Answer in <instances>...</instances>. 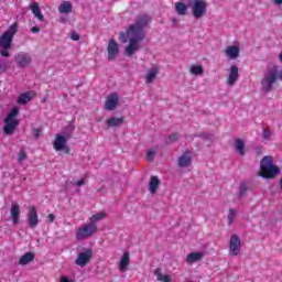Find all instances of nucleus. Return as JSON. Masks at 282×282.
<instances>
[{"label": "nucleus", "instance_id": "4", "mask_svg": "<svg viewBox=\"0 0 282 282\" xmlns=\"http://www.w3.org/2000/svg\"><path fill=\"white\" fill-rule=\"evenodd\" d=\"M19 116V108L14 107L9 111L4 119V127L3 132L7 135H12L17 131V127H19V119L17 117Z\"/></svg>", "mask_w": 282, "mask_h": 282}, {"label": "nucleus", "instance_id": "12", "mask_svg": "<svg viewBox=\"0 0 282 282\" xmlns=\"http://www.w3.org/2000/svg\"><path fill=\"white\" fill-rule=\"evenodd\" d=\"M108 61H116L120 54V45L115 40H109L108 46Z\"/></svg>", "mask_w": 282, "mask_h": 282}, {"label": "nucleus", "instance_id": "18", "mask_svg": "<svg viewBox=\"0 0 282 282\" xmlns=\"http://www.w3.org/2000/svg\"><path fill=\"white\" fill-rule=\"evenodd\" d=\"M193 162V154L191 152H184L177 160V164L181 169H188Z\"/></svg>", "mask_w": 282, "mask_h": 282}, {"label": "nucleus", "instance_id": "15", "mask_svg": "<svg viewBox=\"0 0 282 282\" xmlns=\"http://www.w3.org/2000/svg\"><path fill=\"white\" fill-rule=\"evenodd\" d=\"M26 217L30 228H36L39 226V210H36L35 206L29 207Z\"/></svg>", "mask_w": 282, "mask_h": 282}, {"label": "nucleus", "instance_id": "11", "mask_svg": "<svg viewBox=\"0 0 282 282\" xmlns=\"http://www.w3.org/2000/svg\"><path fill=\"white\" fill-rule=\"evenodd\" d=\"M118 105H120V96L117 93L107 96L105 101V109H107V111H115Z\"/></svg>", "mask_w": 282, "mask_h": 282}, {"label": "nucleus", "instance_id": "7", "mask_svg": "<svg viewBox=\"0 0 282 282\" xmlns=\"http://www.w3.org/2000/svg\"><path fill=\"white\" fill-rule=\"evenodd\" d=\"M98 231V225H94L88 223L77 229L76 239L78 241H83L84 239H88V237H93Z\"/></svg>", "mask_w": 282, "mask_h": 282}, {"label": "nucleus", "instance_id": "22", "mask_svg": "<svg viewBox=\"0 0 282 282\" xmlns=\"http://www.w3.org/2000/svg\"><path fill=\"white\" fill-rule=\"evenodd\" d=\"M234 147L238 155L243 156L246 153H248V148L246 147V141H243V139H236L234 141Z\"/></svg>", "mask_w": 282, "mask_h": 282}, {"label": "nucleus", "instance_id": "13", "mask_svg": "<svg viewBox=\"0 0 282 282\" xmlns=\"http://www.w3.org/2000/svg\"><path fill=\"white\" fill-rule=\"evenodd\" d=\"M237 80H239V67L234 64L228 69L227 85L229 87H235V85L237 84Z\"/></svg>", "mask_w": 282, "mask_h": 282}, {"label": "nucleus", "instance_id": "33", "mask_svg": "<svg viewBox=\"0 0 282 282\" xmlns=\"http://www.w3.org/2000/svg\"><path fill=\"white\" fill-rule=\"evenodd\" d=\"M237 209L235 208H230L227 215V221L229 224V226H232V224H235V220L237 219Z\"/></svg>", "mask_w": 282, "mask_h": 282}, {"label": "nucleus", "instance_id": "23", "mask_svg": "<svg viewBox=\"0 0 282 282\" xmlns=\"http://www.w3.org/2000/svg\"><path fill=\"white\" fill-rule=\"evenodd\" d=\"M174 10L178 17H186L188 14V3L177 1L174 3Z\"/></svg>", "mask_w": 282, "mask_h": 282}, {"label": "nucleus", "instance_id": "25", "mask_svg": "<svg viewBox=\"0 0 282 282\" xmlns=\"http://www.w3.org/2000/svg\"><path fill=\"white\" fill-rule=\"evenodd\" d=\"M32 261H34V252L29 251L20 258L18 265H28V263H32Z\"/></svg>", "mask_w": 282, "mask_h": 282}, {"label": "nucleus", "instance_id": "34", "mask_svg": "<svg viewBox=\"0 0 282 282\" xmlns=\"http://www.w3.org/2000/svg\"><path fill=\"white\" fill-rule=\"evenodd\" d=\"M25 160H28V154L25 150H21L18 154V162H25Z\"/></svg>", "mask_w": 282, "mask_h": 282}, {"label": "nucleus", "instance_id": "16", "mask_svg": "<svg viewBox=\"0 0 282 282\" xmlns=\"http://www.w3.org/2000/svg\"><path fill=\"white\" fill-rule=\"evenodd\" d=\"M20 218H21V206L17 203H12L10 208V219L13 226H17L19 224Z\"/></svg>", "mask_w": 282, "mask_h": 282}, {"label": "nucleus", "instance_id": "1", "mask_svg": "<svg viewBox=\"0 0 282 282\" xmlns=\"http://www.w3.org/2000/svg\"><path fill=\"white\" fill-rule=\"evenodd\" d=\"M149 24V15L143 14L137 19L135 24H132L126 33H120L119 40L122 43L129 41V45L126 47V55L133 56L137 50H140V41L144 39L145 25Z\"/></svg>", "mask_w": 282, "mask_h": 282}, {"label": "nucleus", "instance_id": "31", "mask_svg": "<svg viewBox=\"0 0 282 282\" xmlns=\"http://www.w3.org/2000/svg\"><path fill=\"white\" fill-rule=\"evenodd\" d=\"M58 12L61 14H69V12H72V2L69 1L62 2L58 7Z\"/></svg>", "mask_w": 282, "mask_h": 282}, {"label": "nucleus", "instance_id": "6", "mask_svg": "<svg viewBox=\"0 0 282 282\" xmlns=\"http://www.w3.org/2000/svg\"><path fill=\"white\" fill-rule=\"evenodd\" d=\"M276 80H279V70L276 68L267 72L261 80L262 91H271Z\"/></svg>", "mask_w": 282, "mask_h": 282}, {"label": "nucleus", "instance_id": "17", "mask_svg": "<svg viewBox=\"0 0 282 282\" xmlns=\"http://www.w3.org/2000/svg\"><path fill=\"white\" fill-rule=\"evenodd\" d=\"M15 63L19 67H29L30 63H32V56L28 53H18L15 55Z\"/></svg>", "mask_w": 282, "mask_h": 282}, {"label": "nucleus", "instance_id": "41", "mask_svg": "<svg viewBox=\"0 0 282 282\" xmlns=\"http://www.w3.org/2000/svg\"><path fill=\"white\" fill-rule=\"evenodd\" d=\"M59 282H74V280L67 278L66 275H62V276L59 278Z\"/></svg>", "mask_w": 282, "mask_h": 282}, {"label": "nucleus", "instance_id": "3", "mask_svg": "<svg viewBox=\"0 0 282 282\" xmlns=\"http://www.w3.org/2000/svg\"><path fill=\"white\" fill-rule=\"evenodd\" d=\"M281 173V169L274 165V160L272 156H264L260 162V177H264L265 180H272V177H276Z\"/></svg>", "mask_w": 282, "mask_h": 282}, {"label": "nucleus", "instance_id": "32", "mask_svg": "<svg viewBox=\"0 0 282 282\" xmlns=\"http://www.w3.org/2000/svg\"><path fill=\"white\" fill-rule=\"evenodd\" d=\"M124 122V118L122 117H112L110 119L107 120V124L108 127H120V124Z\"/></svg>", "mask_w": 282, "mask_h": 282}, {"label": "nucleus", "instance_id": "8", "mask_svg": "<svg viewBox=\"0 0 282 282\" xmlns=\"http://www.w3.org/2000/svg\"><path fill=\"white\" fill-rule=\"evenodd\" d=\"M229 257H239L241 254V238L237 235H231L229 239Z\"/></svg>", "mask_w": 282, "mask_h": 282}, {"label": "nucleus", "instance_id": "45", "mask_svg": "<svg viewBox=\"0 0 282 282\" xmlns=\"http://www.w3.org/2000/svg\"><path fill=\"white\" fill-rule=\"evenodd\" d=\"M54 219H55L54 215L50 214L48 215V221L52 224V223H54Z\"/></svg>", "mask_w": 282, "mask_h": 282}, {"label": "nucleus", "instance_id": "9", "mask_svg": "<svg viewBox=\"0 0 282 282\" xmlns=\"http://www.w3.org/2000/svg\"><path fill=\"white\" fill-rule=\"evenodd\" d=\"M91 257H94V251L91 249H84L77 254L75 263L80 268H85V265L91 261Z\"/></svg>", "mask_w": 282, "mask_h": 282}, {"label": "nucleus", "instance_id": "21", "mask_svg": "<svg viewBox=\"0 0 282 282\" xmlns=\"http://www.w3.org/2000/svg\"><path fill=\"white\" fill-rule=\"evenodd\" d=\"M129 263H131V257L129 256V252H123V254L120 258V261L118 263V269L120 272H127L129 268Z\"/></svg>", "mask_w": 282, "mask_h": 282}, {"label": "nucleus", "instance_id": "46", "mask_svg": "<svg viewBox=\"0 0 282 282\" xmlns=\"http://www.w3.org/2000/svg\"><path fill=\"white\" fill-rule=\"evenodd\" d=\"M274 6H282V0H273Z\"/></svg>", "mask_w": 282, "mask_h": 282}, {"label": "nucleus", "instance_id": "40", "mask_svg": "<svg viewBox=\"0 0 282 282\" xmlns=\"http://www.w3.org/2000/svg\"><path fill=\"white\" fill-rule=\"evenodd\" d=\"M41 133H42V130H41L40 128H35V129L33 130V135H34L35 138H40Z\"/></svg>", "mask_w": 282, "mask_h": 282}, {"label": "nucleus", "instance_id": "26", "mask_svg": "<svg viewBox=\"0 0 282 282\" xmlns=\"http://www.w3.org/2000/svg\"><path fill=\"white\" fill-rule=\"evenodd\" d=\"M154 274L156 276V280L160 282H173V276L166 273H162V269H156L154 271Z\"/></svg>", "mask_w": 282, "mask_h": 282}, {"label": "nucleus", "instance_id": "29", "mask_svg": "<svg viewBox=\"0 0 282 282\" xmlns=\"http://www.w3.org/2000/svg\"><path fill=\"white\" fill-rule=\"evenodd\" d=\"M189 74H192V76H202L204 74V66L199 64H193L189 67Z\"/></svg>", "mask_w": 282, "mask_h": 282}, {"label": "nucleus", "instance_id": "28", "mask_svg": "<svg viewBox=\"0 0 282 282\" xmlns=\"http://www.w3.org/2000/svg\"><path fill=\"white\" fill-rule=\"evenodd\" d=\"M31 12L37 19V21H44L45 17L41 13V7L36 2L31 4Z\"/></svg>", "mask_w": 282, "mask_h": 282}, {"label": "nucleus", "instance_id": "36", "mask_svg": "<svg viewBox=\"0 0 282 282\" xmlns=\"http://www.w3.org/2000/svg\"><path fill=\"white\" fill-rule=\"evenodd\" d=\"M246 191H248V187H246V184H241L239 187V197H243L246 195Z\"/></svg>", "mask_w": 282, "mask_h": 282}, {"label": "nucleus", "instance_id": "43", "mask_svg": "<svg viewBox=\"0 0 282 282\" xmlns=\"http://www.w3.org/2000/svg\"><path fill=\"white\" fill-rule=\"evenodd\" d=\"M8 69V66H6V63L0 62V72H6Z\"/></svg>", "mask_w": 282, "mask_h": 282}, {"label": "nucleus", "instance_id": "37", "mask_svg": "<svg viewBox=\"0 0 282 282\" xmlns=\"http://www.w3.org/2000/svg\"><path fill=\"white\" fill-rule=\"evenodd\" d=\"M262 138H263L264 140H270V138H272V131H270L269 129H265V130L263 131Z\"/></svg>", "mask_w": 282, "mask_h": 282}, {"label": "nucleus", "instance_id": "44", "mask_svg": "<svg viewBox=\"0 0 282 282\" xmlns=\"http://www.w3.org/2000/svg\"><path fill=\"white\" fill-rule=\"evenodd\" d=\"M84 184H85V178H82V180L75 182V186H84Z\"/></svg>", "mask_w": 282, "mask_h": 282}, {"label": "nucleus", "instance_id": "42", "mask_svg": "<svg viewBox=\"0 0 282 282\" xmlns=\"http://www.w3.org/2000/svg\"><path fill=\"white\" fill-rule=\"evenodd\" d=\"M31 32H32L33 34H39V32H41V29H40L39 26H33V28L31 29Z\"/></svg>", "mask_w": 282, "mask_h": 282}, {"label": "nucleus", "instance_id": "24", "mask_svg": "<svg viewBox=\"0 0 282 282\" xmlns=\"http://www.w3.org/2000/svg\"><path fill=\"white\" fill-rule=\"evenodd\" d=\"M34 96H36V93H34L33 90L22 93L18 97V104L19 105H26V102H30V100H32V98H34Z\"/></svg>", "mask_w": 282, "mask_h": 282}, {"label": "nucleus", "instance_id": "39", "mask_svg": "<svg viewBox=\"0 0 282 282\" xmlns=\"http://www.w3.org/2000/svg\"><path fill=\"white\" fill-rule=\"evenodd\" d=\"M70 39L72 41H80V35H78L76 32H73L70 33Z\"/></svg>", "mask_w": 282, "mask_h": 282}, {"label": "nucleus", "instance_id": "20", "mask_svg": "<svg viewBox=\"0 0 282 282\" xmlns=\"http://www.w3.org/2000/svg\"><path fill=\"white\" fill-rule=\"evenodd\" d=\"M158 74H160V68L158 66H153L149 68L144 75V80L147 85H151L155 78H158Z\"/></svg>", "mask_w": 282, "mask_h": 282}, {"label": "nucleus", "instance_id": "38", "mask_svg": "<svg viewBox=\"0 0 282 282\" xmlns=\"http://www.w3.org/2000/svg\"><path fill=\"white\" fill-rule=\"evenodd\" d=\"M178 138H180V134L173 133V134H171V135L169 137V142H175V141L178 140Z\"/></svg>", "mask_w": 282, "mask_h": 282}, {"label": "nucleus", "instance_id": "27", "mask_svg": "<svg viewBox=\"0 0 282 282\" xmlns=\"http://www.w3.org/2000/svg\"><path fill=\"white\" fill-rule=\"evenodd\" d=\"M202 259H204V252H192L187 254L186 262L195 263L197 261H202Z\"/></svg>", "mask_w": 282, "mask_h": 282}, {"label": "nucleus", "instance_id": "14", "mask_svg": "<svg viewBox=\"0 0 282 282\" xmlns=\"http://www.w3.org/2000/svg\"><path fill=\"white\" fill-rule=\"evenodd\" d=\"M239 54H241V47L237 44L228 45L225 48V56L229 58V61H237Z\"/></svg>", "mask_w": 282, "mask_h": 282}, {"label": "nucleus", "instance_id": "10", "mask_svg": "<svg viewBox=\"0 0 282 282\" xmlns=\"http://www.w3.org/2000/svg\"><path fill=\"white\" fill-rule=\"evenodd\" d=\"M53 148L55 151H64V153H69V147H67V137L65 134H56L53 142Z\"/></svg>", "mask_w": 282, "mask_h": 282}, {"label": "nucleus", "instance_id": "30", "mask_svg": "<svg viewBox=\"0 0 282 282\" xmlns=\"http://www.w3.org/2000/svg\"><path fill=\"white\" fill-rule=\"evenodd\" d=\"M106 217H107V213H105V212H99V213H97V214H95V215H93V216L90 217L89 224H93V226H97V223H98V221H102V219H105Z\"/></svg>", "mask_w": 282, "mask_h": 282}, {"label": "nucleus", "instance_id": "47", "mask_svg": "<svg viewBox=\"0 0 282 282\" xmlns=\"http://www.w3.org/2000/svg\"><path fill=\"white\" fill-rule=\"evenodd\" d=\"M280 63H282V52L278 55Z\"/></svg>", "mask_w": 282, "mask_h": 282}, {"label": "nucleus", "instance_id": "5", "mask_svg": "<svg viewBox=\"0 0 282 282\" xmlns=\"http://www.w3.org/2000/svg\"><path fill=\"white\" fill-rule=\"evenodd\" d=\"M191 10L194 19H203L208 13V0H192Z\"/></svg>", "mask_w": 282, "mask_h": 282}, {"label": "nucleus", "instance_id": "19", "mask_svg": "<svg viewBox=\"0 0 282 282\" xmlns=\"http://www.w3.org/2000/svg\"><path fill=\"white\" fill-rule=\"evenodd\" d=\"M160 178L158 176H151L148 183V191L150 195H158V191H160Z\"/></svg>", "mask_w": 282, "mask_h": 282}, {"label": "nucleus", "instance_id": "35", "mask_svg": "<svg viewBox=\"0 0 282 282\" xmlns=\"http://www.w3.org/2000/svg\"><path fill=\"white\" fill-rule=\"evenodd\" d=\"M147 158L151 162L155 158V151L153 149L148 150Z\"/></svg>", "mask_w": 282, "mask_h": 282}, {"label": "nucleus", "instance_id": "2", "mask_svg": "<svg viewBox=\"0 0 282 282\" xmlns=\"http://www.w3.org/2000/svg\"><path fill=\"white\" fill-rule=\"evenodd\" d=\"M19 32L17 23L9 26V29L0 36V54L1 56H10L9 50L12 47L14 35Z\"/></svg>", "mask_w": 282, "mask_h": 282}]
</instances>
